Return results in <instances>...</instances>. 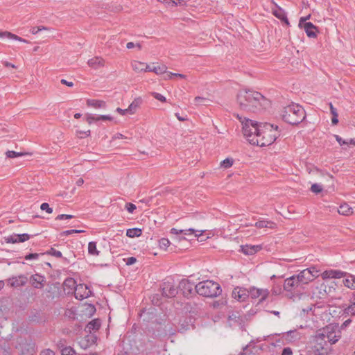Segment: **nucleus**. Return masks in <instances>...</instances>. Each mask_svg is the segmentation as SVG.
Here are the masks:
<instances>
[{
	"instance_id": "nucleus-1",
	"label": "nucleus",
	"mask_w": 355,
	"mask_h": 355,
	"mask_svg": "<svg viewBox=\"0 0 355 355\" xmlns=\"http://www.w3.org/2000/svg\"><path fill=\"white\" fill-rule=\"evenodd\" d=\"M237 103L241 110L257 112L266 108L270 101L261 93L251 89H241L237 94Z\"/></svg>"
},
{
	"instance_id": "nucleus-2",
	"label": "nucleus",
	"mask_w": 355,
	"mask_h": 355,
	"mask_svg": "<svg viewBox=\"0 0 355 355\" xmlns=\"http://www.w3.org/2000/svg\"><path fill=\"white\" fill-rule=\"evenodd\" d=\"M279 136L278 126L268 123H260L258 138L250 139L252 145L268 146L272 144Z\"/></svg>"
},
{
	"instance_id": "nucleus-3",
	"label": "nucleus",
	"mask_w": 355,
	"mask_h": 355,
	"mask_svg": "<svg viewBox=\"0 0 355 355\" xmlns=\"http://www.w3.org/2000/svg\"><path fill=\"white\" fill-rule=\"evenodd\" d=\"M281 116L282 119L288 123L296 125L305 119L306 114L301 105L293 103L282 109Z\"/></svg>"
},
{
	"instance_id": "nucleus-4",
	"label": "nucleus",
	"mask_w": 355,
	"mask_h": 355,
	"mask_svg": "<svg viewBox=\"0 0 355 355\" xmlns=\"http://www.w3.org/2000/svg\"><path fill=\"white\" fill-rule=\"evenodd\" d=\"M195 291L200 295L211 298L220 295L222 292L220 286L211 280L199 282L196 285Z\"/></svg>"
},
{
	"instance_id": "nucleus-5",
	"label": "nucleus",
	"mask_w": 355,
	"mask_h": 355,
	"mask_svg": "<svg viewBox=\"0 0 355 355\" xmlns=\"http://www.w3.org/2000/svg\"><path fill=\"white\" fill-rule=\"evenodd\" d=\"M237 118L242 123V129L244 137L248 139L250 144H252L250 139L258 138L260 130V124L257 121L240 116L237 114Z\"/></svg>"
},
{
	"instance_id": "nucleus-6",
	"label": "nucleus",
	"mask_w": 355,
	"mask_h": 355,
	"mask_svg": "<svg viewBox=\"0 0 355 355\" xmlns=\"http://www.w3.org/2000/svg\"><path fill=\"white\" fill-rule=\"evenodd\" d=\"M320 275V270L315 266L306 268L300 271L298 274L295 275L297 281L304 288V286L308 284L309 282H313L315 278Z\"/></svg>"
},
{
	"instance_id": "nucleus-7",
	"label": "nucleus",
	"mask_w": 355,
	"mask_h": 355,
	"mask_svg": "<svg viewBox=\"0 0 355 355\" xmlns=\"http://www.w3.org/2000/svg\"><path fill=\"white\" fill-rule=\"evenodd\" d=\"M327 343L330 345L336 343L341 338V332L338 326L333 324H329L322 329Z\"/></svg>"
},
{
	"instance_id": "nucleus-8",
	"label": "nucleus",
	"mask_w": 355,
	"mask_h": 355,
	"mask_svg": "<svg viewBox=\"0 0 355 355\" xmlns=\"http://www.w3.org/2000/svg\"><path fill=\"white\" fill-rule=\"evenodd\" d=\"M16 348L21 355H34L36 352L35 343L26 340H21Z\"/></svg>"
},
{
	"instance_id": "nucleus-9",
	"label": "nucleus",
	"mask_w": 355,
	"mask_h": 355,
	"mask_svg": "<svg viewBox=\"0 0 355 355\" xmlns=\"http://www.w3.org/2000/svg\"><path fill=\"white\" fill-rule=\"evenodd\" d=\"M92 295V290L87 284H80L75 288L74 295L75 297L79 300L86 299Z\"/></svg>"
},
{
	"instance_id": "nucleus-10",
	"label": "nucleus",
	"mask_w": 355,
	"mask_h": 355,
	"mask_svg": "<svg viewBox=\"0 0 355 355\" xmlns=\"http://www.w3.org/2000/svg\"><path fill=\"white\" fill-rule=\"evenodd\" d=\"M269 295L268 289L257 288L255 287L250 288L248 290V296L252 299H259V302H263Z\"/></svg>"
},
{
	"instance_id": "nucleus-11",
	"label": "nucleus",
	"mask_w": 355,
	"mask_h": 355,
	"mask_svg": "<svg viewBox=\"0 0 355 355\" xmlns=\"http://www.w3.org/2000/svg\"><path fill=\"white\" fill-rule=\"evenodd\" d=\"M162 295L166 297H173L178 293V289L173 282H164L162 287Z\"/></svg>"
},
{
	"instance_id": "nucleus-12",
	"label": "nucleus",
	"mask_w": 355,
	"mask_h": 355,
	"mask_svg": "<svg viewBox=\"0 0 355 355\" xmlns=\"http://www.w3.org/2000/svg\"><path fill=\"white\" fill-rule=\"evenodd\" d=\"M302 288L295 275H293L284 280V289L288 292H294L298 288Z\"/></svg>"
},
{
	"instance_id": "nucleus-13",
	"label": "nucleus",
	"mask_w": 355,
	"mask_h": 355,
	"mask_svg": "<svg viewBox=\"0 0 355 355\" xmlns=\"http://www.w3.org/2000/svg\"><path fill=\"white\" fill-rule=\"evenodd\" d=\"M204 230H195L193 228H189L185 230H178L177 228H172L171 233L173 234H182L184 236H193L195 238H199L202 235Z\"/></svg>"
},
{
	"instance_id": "nucleus-14",
	"label": "nucleus",
	"mask_w": 355,
	"mask_h": 355,
	"mask_svg": "<svg viewBox=\"0 0 355 355\" xmlns=\"http://www.w3.org/2000/svg\"><path fill=\"white\" fill-rule=\"evenodd\" d=\"M196 285L188 279H182L179 284V288L185 297L190 296L195 290Z\"/></svg>"
},
{
	"instance_id": "nucleus-15",
	"label": "nucleus",
	"mask_w": 355,
	"mask_h": 355,
	"mask_svg": "<svg viewBox=\"0 0 355 355\" xmlns=\"http://www.w3.org/2000/svg\"><path fill=\"white\" fill-rule=\"evenodd\" d=\"M31 238L28 234H13L4 237V240L7 243H17L28 241Z\"/></svg>"
},
{
	"instance_id": "nucleus-16",
	"label": "nucleus",
	"mask_w": 355,
	"mask_h": 355,
	"mask_svg": "<svg viewBox=\"0 0 355 355\" xmlns=\"http://www.w3.org/2000/svg\"><path fill=\"white\" fill-rule=\"evenodd\" d=\"M347 272L339 270H327L324 271L321 274V277L323 279H340L346 276Z\"/></svg>"
},
{
	"instance_id": "nucleus-17",
	"label": "nucleus",
	"mask_w": 355,
	"mask_h": 355,
	"mask_svg": "<svg viewBox=\"0 0 355 355\" xmlns=\"http://www.w3.org/2000/svg\"><path fill=\"white\" fill-rule=\"evenodd\" d=\"M96 342V336L94 334L87 335L79 340L81 348L86 349L94 345Z\"/></svg>"
},
{
	"instance_id": "nucleus-18",
	"label": "nucleus",
	"mask_w": 355,
	"mask_h": 355,
	"mask_svg": "<svg viewBox=\"0 0 355 355\" xmlns=\"http://www.w3.org/2000/svg\"><path fill=\"white\" fill-rule=\"evenodd\" d=\"M45 282V277L37 273L33 275L30 278L31 285L35 288H42Z\"/></svg>"
},
{
	"instance_id": "nucleus-19",
	"label": "nucleus",
	"mask_w": 355,
	"mask_h": 355,
	"mask_svg": "<svg viewBox=\"0 0 355 355\" xmlns=\"http://www.w3.org/2000/svg\"><path fill=\"white\" fill-rule=\"evenodd\" d=\"M232 297L240 302H243L248 297V290L236 287L232 291Z\"/></svg>"
},
{
	"instance_id": "nucleus-20",
	"label": "nucleus",
	"mask_w": 355,
	"mask_h": 355,
	"mask_svg": "<svg viewBox=\"0 0 355 355\" xmlns=\"http://www.w3.org/2000/svg\"><path fill=\"white\" fill-rule=\"evenodd\" d=\"M12 287H19L26 284L28 279L26 276L21 275L17 277H12L8 279Z\"/></svg>"
},
{
	"instance_id": "nucleus-21",
	"label": "nucleus",
	"mask_w": 355,
	"mask_h": 355,
	"mask_svg": "<svg viewBox=\"0 0 355 355\" xmlns=\"http://www.w3.org/2000/svg\"><path fill=\"white\" fill-rule=\"evenodd\" d=\"M241 251L246 255H252L259 251L261 248L259 245H243L240 246Z\"/></svg>"
},
{
	"instance_id": "nucleus-22",
	"label": "nucleus",
	"mask_w": 355,
	"mask_h": 355,
	"mask_svg": "<svg viewBox=\"0 0 355 355\" xmlns=\"http://www.w3.org/2000/svg\"><path fill=\"white\" fill-rule=\"evenodd\" d=\"M87 64L91 68L98 69L105 65V60L101 57L97 56L89 59Z\"/></svg>"
},
{
	"instance_id": "nucleus-23",
	"label": "nucleus",
	"mask_w": 355,
	"mask_h": 355,
	"mask_svg": "<svg viewBox=\"0 0 355 355\" xmlns=\"http://www.w3.org/2000/svg\"><path fill=\"white\" fill-rule=\"evenodd\" d=\"M315 341L319 347L322 349H324L325 345H327L328 343L325 335L323 333L322 329H320L316 333L315 336Z\"/></svg>"
},
{
	"instance_id": "nucleus-24",
	"label": "nucleus",
	"mask_w": 355,
	"mask_h": 355,
	"mask_svg": "<svg viewBox=\"0 0 355 355\" xmlns=\"http://www.w3.org/2000/svg\"><path fill=\"white\" fill-rule=\"evenodd\" d=\"M304 29L309 37L314 38L316 37V26H314L311 22H304Z\"/></svg>"
},
{
	"instance_id": "nucleus-25",
	"label": "nucleus",
	"mask_w": 355,
	"mask_h": 355,
	"mask_svg": "<svg viewBox=\"0 0 355 355\" xmlns=\"http://www.w3.org/2000/svg\"><path fill=\"white\" fill-rule=\"evenodd\" d=\"M0 37L1 38H8L10 40H15L19 42H21L24 43H28V41L17 36V35H15L10 32L8 31H0Z\"/></svg>"
},
{
	"instance_id": "nucleus-26",
	"label": "nucleus",
	"mask_w": 355,
	"mask_h": 355,
	"mask_svg": "<svg viewBox=\"0 0 355 355\" xmlns=\"http://www.w3.org/2000/svg\"><path fill=\"white\" fill-rule=\"evenodd\" d=\"M255 227L257 228H270L273 229L276 227V224L268 220H260L255 223Z\"/></svg>"
},
{
	"instance_id": "nucleus-27",
	"label": "nucleus",
	"mask_w": 355,
	"mask_h": 355,
	"mask_svg": "<svg viewBox=\"0 0 355 355\" xmlns=\"http://www.w3.org/2000/svg\"><path fill=\"white\" fill-rule=\"evenodd\" d=\"M143 100L141 97H137L134 99V101L130 104L128 107V110H129V114H134L137 109L141 105Z\"/></svg>"
},
{
	"instance_id": "nucleus-28",
	"label": "nucleus",
	"mask_w": 355,
	"mask_h": 355,
	"mask_svg": "<svg viewBox=\"0 0 355 355\" xmlns=\"http://www.w3.org/2000/svg\"><path fill=\"white\" fill-rule=\"evenodd\" d=\"M338 212L340 215L349 216L353 214V209L348 204L344 203L340 205Z\"/></svg>"
},
{
	"instance_id": "nucleus-29",
	"label": "nucleus",
	"mask_w": 355,
	"mask_h": 355,
	"mask_svg": "<svg viewBox=\"0 0 355 355\" xmlns=\"http://www.w3.org/2000/svg\"><path fill=\"white\" fill-rule=\"evenodd\" d=\"M87 104L89 106L94 108H103L105 107V102L101 100L89 99L87 101Z\"/></svg>"
},
{
	"instance_id": "nucleus-30",
	"label": "nucleus",
	"mask_w": 355,
	"mask_h": 355,
	"mask_svg": "<svg viewBox=\"0 0 355 355\" xmlns=\"http://www.w3.org/2000/svg\"><path fill=\"white\" fill-rule=\"evenodd\" d=\"M334 138L338 142V144L341 146H349L353 145L355 146V139H343L341 137L338 135H334Z\"/></svg>"
},
{
	"instance_id": "nucleus-31",
	"label": "nucleus",
	"mask_w": 355,
	"mask_h": 355,
	"mask_svg": "<svg viewBox=\"0 0 355 355\" xmlns=\"http://www.w3.org/2000/svg\"><path fill=\"white\" fill-rule=\"evenodd\" d=\"M131 66L135 72L139 73L144 71L145 62L135 60L132 62Z\"/></svg>"
},
{
	"instance_id": "nucleus-32",
	"label": "nucleus",
	"mask_w": 355,
	"mask_h": 355,
	"mask_svg": "<svg viewBox=\"0 0 355 355\" xmlns=\"http://www.w3.org/2000/svg\"><path fill=\"white\" fill-rule=\"evenodd\" d=\"M88 253L92 256L99 255L100 251L97 250L96 242L90 241L88 243Z\"/></svg>"
},
{
	"instance_id": "nucleus-33",
	"label": "nucleus",
	"mask_w": 355,
	"mask_h": 355,
	"mask_svg": "<svg viewBox=\"0 0 355 355\" xmlns=\"http://www.w3.org/2000/svg\"><path fill=\"white\" fill-rule=\"evenodd\" d=\"M141 230L139 228H130L127 230L126 236L130 238L138 237L141 234Z\"/></svg>"
},
{
	"instance_id": "nucleus-34",
	"label": "nucleus",
	"mask_w": 355,
	"mask_h": 355,
	"mask_svg": "<svg viewBox=\"0 0 355 355\" xmlns=\"http://www.w3.org/2000/svg\"><path fill=\"white\" fill-rule=\"evenodd\" d=\"M101 327V322L99 320L95 319L89 322L87 325V328L89 331H95L98 330Z\"/></svg>"
},
{
	"instance_id": "nucleus-35",
	"label": "nucleus",
	"mask_w": 355,
	"mask_h": 355,
	"mask_svg": "<svg viewBox=\"0 0 355 355\" xmlns=\"http://www.w3.org/2000/svg\"><path fill=\"white\" fill-rule=\"evenodd\" d=\"M210 102L211 101L209 99L201 96H196L194 98V103L196 105H208Z\"/></svg>"
},
{
	"instance_id": "nucleus-36",
	"label": "nucleus",
	"mask_w": 355,
	"mask_h": 355,
	"mask_svg": "<svg viewBox=\"0 0 355 355\" xmlns=\"http://www.w3.org/2000/svg\"><path fill=\"white\" fill-rule=\"evenodd\" d=\"M273 14L275 17H277L279 19L284 20L286 21V24H288V20L287 17L285 16V14L284 13L283 10L281 8H279L277 10H274Z\"/></svg>"
},
{
	"instance_id": "nucleus-37",
	"label": "nucleus",
	"mask_w": 355,
	"mask_h": 355,
	"mask_svg": "<svg viewBox=\"0 0 355 355\" xmlns=\"http://www.w3.org/2000/svg\"><path fill=\"white\" fill-rule=\"evenodd\" d=\"M353 275H349L347 278L343 279V284L346 287H348L351 289H354V286H353Z\"/></svg>"
},
{
	"instance_id": "nucleus-38",
	"label": "nucleus",
	"mask_w": 355,
	"mask_h": 355,
	"mask_svg": "<svg viewBox=\"0 0 355 355\" xmlns=\"http://www.w3.org/2000/svg\"><path fill=\"white\" fill-rule=\"evenodd\" d=\"M166 69L167 68L165 65L154 66L153 69V72L155 73L157 75H159L166 73Z\"/></svg>"
},
{
	"instance_id": "nucleus-39",
	"label": "nucleus",
	"mask_w": 355,
	"mask_h": 355,
	"mask_svg": "<svg viewBox=\"0 0 355 355\" xmlns=\"http://www.w3.org/2000/svg\"><path fill=\"white\" fill-rule=\"evenodd\" d=\"M234 159L232 158H226L221 162L220 166L224 168H228L232 166Z\"/></svg>"
},
{
	"instance_id": "nucleus-40",
	"label": "nucleus",
	"mask_w": 355,
	"mask_h": 355,
	"mask_svg": "<svg viewBox=\"0 0 355 355\" xmlns=\"http://www.w3.org/2000/svg\"><path fill=\"white\" fill-rule=\"evenodd\" d=\"M169 245H170V241L166 238H162L159 241V245L160 248H162V249L166 250L169 246Z\"/></svg>"
},
{
	"instance_id": "nucleus-41",
	"label": "nucleus",
	"mask_w": 355,
	"mask_h": 355,
	"mask_svg": "<svg viewBox=\"0 0 355 355\" xmlns=\"http://www.w3.org/2000/svg\"><path fill=\"white\" fill-rule=\"evenodd\" d=\"M86 121L89 124L98 121V116L93 114H87L86 115Z\"/></svg>"
},
{
	"instance_id": "nucleus-42",
	"label": "nucleus",
	"mask_w": 355,
	"mask_h": 355,
	"mask_svg": "<svg viewBox=\"0 0 355 355\" xmlns=\"http://www.w3.org/2000/svg\"><path fill=\"white\" fill-rule=\"evenodd\" d=\"M322 190V186L317 183L313 184L311 187V191L316 194L320 193Z\"/></svg>"
},
{
	"instance_id": "nucleus-43",
	"label": "nucleus",
	"mask_w": 355,
	"mask_h": 355,
	"mask_svg": "<svg viewBox=\"0 0 355 355\" xmlns=\"http://www.w3.org/2000/svg\"><path fill=\"white\" fill-rule=\"evenodd\" d=\"M6 156L9 158H15V157H19V156H22L24 155H25L24 153H18V152H15V151H13V150H8L6 153Z\"/></svg>"
},
{
	"instance_id": "nucleus-44",
	"label": "nucleus",
	"mask_w": 355,
	"mask_h": 355,
	"mask_svg": "<svg viewBox=\"0 0 355 355\" xmlns=\"http://www.w3.org/2000/svg\"><path fill=\"white\" fill-rule=\"evenodd\" d=\"M62 355H76V354L73 348L67 347L62 349Z\"/></svg>"
},
{
	"instance_id": "nucleus-45",
	"label": "nucleus",
	"mask_w": 355,
	"mask_h": 355,
	"mask_svg": "<svg viewBox=\"0 0 355 355\" xmlns=\"http://www.w3.org/2000/svg\"><path fill=\"white\" fill-rule=\"evenodd\" d=\"M44 30L47 31V30H49V28L46 26L32 27L30 30V32L32 34L35 35V34H37L40 31H44Z\"/></svg>"
},
{
	"instance_id": "nucleus-46",
	"label": "nucleus",
	"mask_w": 355,
	"mask_h": 355,
	"mask_svg": "<svg viewBox=\"0 0 355 355\" xmlns=\"http://www.w3.org/2000/svg\"><path fill=\"white\" fill-rule=\"evenodd\" d=\"M44 254L43 253H31L25 256L26 260H33V259H37L40 256H42Z\"/></svg>"
},
{
	"instance_id": "nucleus-47",
	"label": "nucleus",
	"mask_w": 355,
	"mask_h": 355,
	"mask_svg": "<svg viewBox=\"0 0 355 355\" xmlns=\"http://www.w3.org/2000/svg\"><path fill=\"white\" fill-rule=\"evenodd\" d=\"M167 77L166 78H168V79H171L173 78V77H176V78H186V76L184 75V74H182V73H172V72H169L166 74Z\"/></svg>"
},
{
	"instance_id": "nucleus-48",
	"label": "nucleus",
	"mask_w": 355,
	"mask_h": 355,
	"mask_svg": "<svg viewBox=\"0 0 355 355\" xmlns=\"http://www.w3.org/2000/svg\"><path fill=\"white\" fill-rule=\"evenodd\" d=\"M84 232L85 231L82 230H65V231L62 232L61 234L62 236H69L73 233H82Z\"/></svg>"
},
{
	"instance_id": "nucleus-49",
	"label": "nucleus",
	"mask_w": 355,
	"mask_h": 355,
	"mask_svg": "<svg viewBox=\"0 0 355 355\" xmlns=\"http://www.w3.org/2000/svg\"><path fill=\"white\" fill-rule=\"evenodd\" d=\"M40 209L42 211H46L48 214H51L53 212L52 208L49 207V205L47 202H44L41 205Z\"/></svg>"
},
{
	"instance_id": "nucleus-50",
	"label": "nucleus",
	"mask_w": 355,
	"mask_h": 355,
	"mask_svg": "<svg viewBox=\"0 0 355 355\" xmlns=\"http://www.w3.org/2000/svg\"><path fill=\"white\" fill-rule=\"evenodd\" d=\"M125 207V209L128 210V211L131 214H132L137 208L135 205H134L131 202L126 203Z\"/></svg>"
},
{
	"instance_id": "nucleus-51",
	"label": "nucleus",
	"mask_w": 355,
	"mask_h": 355,
	"mask_svg": "<svg viewBox=\"0 0 355 355\" xmlns=\"http://www.w3.org/2000/svg\"><path fill=\"white\" fill-rule=\"evenodd\" d=\"M287 336H291V338L296 340L299 338V334L296 330L289 331L287 332Z\"/></svg>"
},
{
	"instance_id": "nucleus-52",
	"label": "nucleus",
	"mask_w": 355,
	"mask_h": 355,
	"mask_svg": "<svg viewBox=\"0 0 355 355\" xmlns=\"http://www.w3.org/2000/svg\"><path fill=\"white\" fill-rule=\"evenodd\" d=\"M152 95H153V96L155 99H157V100H158V101H161V102H165V101H166V98H165L163 95H162L161 94H159V93L153 92V93L152 94Z\"/></svg>"
},
{
	"instance_id": "nucleus-53",
	"label": "nucleus",
	"mask_w": 355,
	"mask_h": 355,
	"mask_svg": "<svg viewBox=\"0 0 355 355\" xmlns=\"http://www.w3.org/2000/svg\"><path fill=\"white\" fill-rule=\"evenodd\" d=\"M49 253L57 258L62 257V252L59 250L54 249V248H51L50 250V251L49 252Z\"/></svg>"
},
{
	"instance_id": "nucleus-54",
	"label": "nucleus",
	"mask_w": 355,
	"mask_h": 355,
	"mask_svg": "<svg viewBox=\"0 0 355 355\" xmlns=\"http://www.w3.org/2000/svg\"><path fill=\"white\" fill-rule=\"evenodd\" d=\"M73 218V215L70 214H60L56 218L55 220H67V219H71Z\"/></svg>"
},
{
	"instance_id": "nucleus-55",
	"label": "nucleus",
	"mask_w": 355,
	"mask_h": 355,
	"mask_svg": "<svg viewBox=\"0 0 355 355\" xmlns=\"http://www.w3.org/2000/svg\"><path fill=\"white\" fill-rule=\"evenodd\" d=\"M135 46H137L139 48V49H141V44L139 43H137V44H135L133 42H128L127 44H126V47L128 49H132Z\"/></svg>"
},
{
	"instance_id": "nucleus-56",
	"label": "nucleus",
	"mask_w": 355,
	"mask_h": 355,
	"mask_svg": "<svg viewBox=\"0 0 355 355\" xmlns=\"http://www.w3.org/2000/svg\"><path fill=\"white\" fill-rule=\"evenodd\" d=\"M113 119L112 116L110 115H99L98 116V121H112Z\"/></svg>"
},
{
	"instance_id": "nucleus-57",
	"label": "nucleus",
	"mask_w": 355,
	"mask_h": 355,
	"mask_svg": "<svg viewBox=\"0 0 355 355\" xmlns=\"http://www.w3.org/2000/svg\"><path fill=\"white\" fill-rule=\"evenodd\" d=\"M136 261H137V259L135 257H128L126 259V265H128V266L132 265L135 263H136Z\"/></svg>"
},
{
	"instance_id": "nucleus-58",
	"label": "nucleus",
	"mask_w": 355,
	"mask_h": 355,
	"mask_svg": "<svg viewBox=\"0 0 355 355\" xmlns=\"http://www.w3.org/2000/svg\"><path fill=\"white\" fill-rule=\"evenodd\" d=\"M282 355H293V351L290 347L284 348Z\"/></svg>"
},
{
	"instance_id": "nucleus-59",
	"label": "nucleus",
	"mask_w": 355,
	"mask_h": 355,
	"mask_svg": "<svg viewBox=\"0 0 355 355\" xmlns=\"http://www.w3.org/2000/svg\"><path fill=\"white\" fill-rule=\"evenodd\" d=\"M60 83H61L62 84H63V85H65L68 86V87H73V82H71V81H68V80H65V79H62V80H60Z\"/></svg>"
},
{
	"instance_id": "nucleus-60",
	"label": "nucleus",
	"mask_w": 355,
	"mask_h": 355,
	"mask_svg": "<svg viewBox=\"0 0 355 355\" xmlns=\"http://www.w3.org/2000/svg\"><path fill=\"white\" fill-rule=\"evenodd\" d=\"M116 111L117 112H119V114H121V115H125V114L129 113V110H128V108L123 110L120 107H118V108H116Z\"/></svg>"
},
{
	"instance_id": "nucleus-61",
	"label": "nucleus",
	"mask_w": 355,
	"mask_h": 355,
	"mask_svg": "<svg viewBox=\"0 0 355 355\" xmlns=\"http://www.w3.org/2000/svg\"><path fill=\"white\" fill-rule=\"evenodd\" d=\"M330 110H331V113L332 114V116H338V113H337V111H336V109L335 107H334L333 105L331 103H330Z\"/></svg>"
},
{
	"instance_id": "nucleus-62",
	"label": "nucleus",
	"mask_w": 355,
	"mask_h": 355,
	"mask_svg": "<svg viewBox=\"0 0 355 355\" xmlns=\"http://www.w3.org/2000/svg\"><path fill=\"white\" fill-rule=\"evenodd\" d=\"M153 67H151L150 65H148V64L145 63V67H144V72H153Z\"/></svg>"
},
{
	"instance_id": "nucleus-63",
	"label": "nucleus",
	"mask_w": 355,
	"mask_h": 355,
	"mask_svg": "<svg viewBox=\"0 0 355 355\" xmlns=\"http://www.w3.org/2000/svg\"><path fill=\"white\" fill-rule=\"evenodd\" d=\"M40 355H54V353L53 351L50 349H46L45 351H43Z\"/></svg>"
},
{
	"instance_id": "nucleus-64",
	"label": "nucleus",
	"mask_w": 355,
	"mask_h": 355,
	"mask_svg": "<svg viewBox=\"0 0 355 355\" xmlns=\"http://www.w3.org/2000/svg\"><path fill=\"white\" fill-rule=\"evenodd\" d=\"M239 355H254V354L249 350H246V351L241 352Z\"/></svg>"
}]
</instances>
